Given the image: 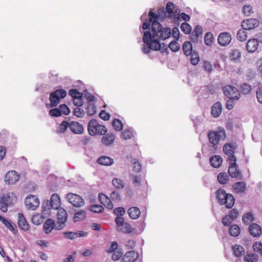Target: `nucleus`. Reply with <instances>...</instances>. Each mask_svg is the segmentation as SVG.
<instances>
[{
    "label": "nucleus",
    "instance_id": "59",
    "mask_svg": "<svg viewBox=\"0 0 262 262\" xmlns=\"http://www.w3.org/2000/svg\"><path fill=\"white\" fill-rule=\"evenodd\" d=\"M70 123L67 121H63L59 125V133H64L69 127L70 128Z\"/></svg>",
    "mask_w": 262,
    "mask_h": 262
},
{
    "label": "nucleus",
    "instance_id": "50",
    "mask_svg": "<svg viewBox=\"0 0 262 262\" xmlns=\"http://www.w3.org/2000/svg\"><path fill=\"white\" fill-rule=\"evenodd\" d=\"M251 86L247 83H243L241 86V91L243 94L247 95L249 94L251 91Z\"/></svg>",
    "mask_w": 262,
    "mask_h": 262
},
{
    "label": "nucleus",
    "instance_id": "20",
    "mask_svg": "<svg viewBox=\"0 0 262 262\" xmlns=\"http://www.w3.org/2000/svg\"><path fill=\"white\" fill-rule=\"evenodd\" d=\"M18 226L19 228L25 231L29 230V224L26 221L24 215L22 213H19L18 214Z\"/></svg>",
    "mask_w": 262,
    "mask_h": 262
},
{
    "label": "nucleus",
    "instance_id": "63",
    "mask_svg": "<svg viewBox=\"0 0 262 262\" xmlns=\"http://www.w3.org/2000/svg\"><path fill=\"white\" fill-rule=\"evenodd\" d=\"M228 215L231 219V220L234 221L238 217L239 213L237 209L234 208L230 211Z\"/></svg>",
    "mask_w": 262,
    "mask_h": 262
},
{
    "label": "nucleus",
    "instance_id": "40",
    "mask_svg": "<svg viewBox=\"0 0 262 262\" xmlns=\"http://www.w3.org/2000/svg\"><path fill=\"white\" fill-rule=\"evenodd\" d=\"M241 57V52L237 49L231 50L230 53V58L231 60L237 62L239 61Z\"/></svg>",
    "mask_w": 262,
    "mask_h": 262
},
{
    "label": "nucleus",
    "instance_id": "41",
    "mask_svg": "<svg viewBox=\"0 0 262 262\" xmlns=\"http://www.w3.org/2000/svg\"><path fill=\"white\" fill-rule=\"evenodd\" d=\"M204 42L206 45L210 46L214 40L213 34L211 32H207L204 36Z\"/></svg>",
    "mask_w": 262,
    "mask_h": 262
},
{
    "label": "nucleus",
    "instance_id": "12",
    "mask_svg": "<svg viewBox=\"0 0 262 262\" xmlns=\"http://www.w3.org/2000/svg\"><path fill=\"white\" fill-rule=\"evenodd\" d=\"M25 203L29 209L35 210L39 206V200L35 195L30 194L26 197Z\"/></svg>",
    "mask_w": 262,
    "mask_h": 262
},
{
    "label": "nucleus",
    "instance_id": "19",
    "mask_svg": "<svg viewBox=\"0 0 262 262\" xmlns=\"http://www.w3.org/2000/svg\"><path fill=\"white\" fill-rule=\"evenodd\" d=\"M248 231L253 237H259L262 233V228L256 223H252L250 225Z\"/></svg>",
    "mask_w": 262,
    "mask_h": 262
},
{
    "label": "nucleus",
    "instance_id": "43",
    "mask_svg": "<svg viewBox=\"0 0 262 262\" xmlns=\"http://www.w3.org/2000/svg\"><path fill=\"white\" fill-rule=\"evenodd\" d=\"M217 180L221 184H226L229 181V178L225 172H221L217 176Z\"/></svg>",
    "mask_w": 262,
    "mask_h": 262
},
{
    "label": "nucleus",
    "instance_id": "15",
    "mask_svg": "<svg viewBox=\"0 0 262 262\" xmlns=\"http://www.w3.org/2000/svg\"><path fill=\"white\" fill-rule=\"evenodd\" d=\"M231 40V36L228 32L221 33L217 38L219 44L223 47L227 46Z\"/></svg>",
    "mask_w": 262,
    "mask_h": 262
},
{
    "label": "nucleus",
    "instance_id": "2",
    "mask_svg": "<svg viewBox=\"0 0 262 262\" xmlns=\"http://www.w3.org/2000/svg\"><path fill=\"white\" fill-rule=\"evenodd\" d=\"M174 4L171 2H168L166 4V9L164 7L160 8L158 11V14L152 11L148 13L150 22H152L151 31L154 33L155 36L158 35L157 33L164 31L165 28L159 23V20H163L165 18H171L173 16L174 12L172 6Z\"/></svg>",
    "mask_w": 262,
    "mask_h": 262
},
{
    "label": "nucleus",
    "instance_id": "32",
    "mask_svg": "<svg viewBox=\"0 0 262 262\" xmlns=\"http://www.w3.org/2000/svg\"><path fill=\"white\" fill-rule=\"evenodd\" d=\"M115 139V135L113 134L109 133L106 134L105 136L102 137L101 141L103 144L108 146L114 142Z\"/></svg>",
    "mask_w": 262,
    "mask_h": 262
},
{
    "label": "nucleus",
    "instance_id": "57",
    "mask_svg": "<svg viewBox=\"0 0 262 262\" xmlns=\"http://www.w3.org/2000/svg\"><path fill=\"white\" fill-rule=\"evenodd\" d=\"M59 108L61 115L64 114L65 115H68L70 113V109L65 104H60L59 106Z\"/></svg>",
    "mask_w": 262,
    "mask_h": 262
},
{
    "label": "nucleus",
    "instance_id": "49",
    "mask_svg": "<svg viewBox=\"0 0 262 262\" xmlns=\"http://www.w3.org/2000/svg\"><path fill=\"white\" fill-rule=\"evenodd\" d=\"M244 260L247 262H257L258 257L257 255L254 253L247 254L244 256Z\"/></svg>",
    "mask_w": 262,
    "mask_h": 262
},
{
    "label": "nucleus",
    "instance_id": "56",
    "mask_svg": "<svg viewBox=\"0 0 262 262\" xmlns=\"http://www.w3.org/2000/svg\"><path fill=\"white\" fill-rule=\"evenodd\" d=\"M96 113V107L93 102L89 103L87 107V113L90 116H93Z\"/></svg>",
    "mask_w": 262,
    "mask_h": 262
},
{
    "label": "nucleus",
    "instance_id": "17",
    "mask_svg": "<svg viewBox=\"0 0 262 262\" xmlns=\"http://www.w3.org/2000/svg\"><path fill=\"white\" fill-rule=\"evenodd\" d=\"M138 257V252L133 250L129 251L122 257V262H134Z\"/></svg>",
    "mask_w": 262,
    "mask_h": 262
},
{
    "label": "nucleus",
    "instance_id": "33",
    "mask_svg": "<svg viewBox=\"0 0 262 262\" xmlns=\"http://www.w3.org/2000/svg\"><path fill=\"white\" fill-rule=\"evenodd\" d=\"M182 49L184 52V54L186 56H188L190 55L192 52V46L189 41H186L183 43L182 46Z\"/></svg>",
    "mask_w": 262,
    "mask_h": 262
},
{
    "label": "nucleus",
    "instance_id": "60",
    "mask_svg": "<svg viewBox=\"0 0 262 262\" xmlns=\"http://www.w3.org/2000/svg\"><path fill=\"white\" fill-rule=\"evenodd\" d=\"M73 115L78 118H82L84 114V111L79 107L75 108L73 111Z\"/></svg>",
    "mask_w": 262,
    "mask_h": 262
},
{
    "label": "nucleus",
    "instance_id": "45",
    "mask_svg": "<svg viewBox=\"0 0 262 262\" xmlns=\"http://www.w3.org/2000/svg\"><path fill=\"white\" fill-rule=\"evenodd\" d=\"M132 129V128L124 129L122 132L121 137L125 140L130 139L134 136L133 130Z\"/></svg>",
    "mask_w": 262,
    "mask_h": 262
},
{
    "label": "nucleus",
    "instance_id": "14",
    "mask_svg": "<svg viewBox=\"0 0 262 262\" xmlns=\"http://www.w3.org/2000/svg\"><path fill=\"white\" fill-rule=\"evenodd\" d=\"M259 24V21L257 19L250 18L242 21L241 26L243 29L250 30L257 27Z\"/></svg>",
    "mask_w": 262,
    "mask_h": 262
},
{
    "label": "nucleus",
    "instance_id": "35",
    "mask_svg": "<svg viewBox=\"0 0 262 262\" xmlns=\"http://www.w3.org/2000/svg\"><path fill=\"white\" fill-rule=\"evenodd\" d=\"M233 187L237 193H243L246 189V184L243 181L237 182L235 183Z\"/></svg>",
    "mask_w": 262,
    "mask_h": 262
},
{
    "label": "nucleus",
    "instance_id": "13",
    "mask_svg": "<svg viewBox=\"0 0 262 262\" xmlns=\"http://www.w3.org/2000/svg\"><path fill=\"white\" fill-rule=\"evenodd\" d=\"M19 179V174L15 170L8 171L5 175V181L9 185L15 184Z\"/></svg>",
    "mask_w": 262,
    "mask_h": 262
},
{
    "label": "nucleus",
    "instance_id": "44",
    "mask_svg": "<svg viewBox=\"0 0 262 262\" xmlns=\"http://www.w3.org/2000/svg\"><path fill=\"white\" fill-rule=\"evenodd\" d=\"M246 29H239L237 33V38L241 41H245L247 38V34L246 32Z\"/></svg>",
    "mask_w": 262,
    "mask_h": 262
},
{
    "label": "nucleus",
    "instance_id": "24",
    "mask_svg": "<svg viewBox=\"0 0 262 262\" xmlns=\"http://www.w3.org/2000/svg\"><path fill=\"white\" fill-rule=\"evenodd\" d=\"M141 21L143 22V24L142 26L140 27V28H142L143 30V32L146 31H150V29L151 28L152 22H150V19H149V21L147 20V15L146 13H144L142 14L140 17Z\"/></svg>",
    "mask_w": 262,
    "mask_h": 262
},
{
    "label": "nucleus",
    "instance_id": "16",
    "mask_svg": "<svg viewBox=\"0 0 262 262\" xmlns=\"http://www.w3.org/2000/svg\"><path fill=\"white\" fill-rule=\"evenodd\" d=\"M58 224H55L52 219H48L43 224V229L47 234H50L53 229L60 230L61 229H57Z\"/></svg>",
    "mask_w": 262,
    "mask_h": 262
},
{
    "label": "nucleus",
    "instance_id": "38",
    "mask_svg": "<svg viewBox=\"0 0 262 262\" xmlns=\"http://www.w3.org/2000/svg\"><path fill=\"white\" fill-rule=\"evenodd\" d=\"M254 220L253 214L251 212H247L242 216V221L245 225H248Z\"/></svg>",
    "mask_w": 262,
    "mask_h": 262
},
{
    "label": "nucleus",
    "instance_id": "5",
    "mask_svg": "<svg viewBox=\"0 0 262 262\" xmlns=\"http://www.w3.org/2000/svg\"><path fill=\"white\" fill-rule=\"evenodd\" d=\"M88 130L89 134L91 136H94L97 134L104 135L107 132L105 126L99 124L96 119H92L89 122Z\"/></svg>",
    "mask_w": 262,
    "mask_h": 262
},
{
    "label": "nucleus",
    "instance_id": "18",
    "mask_svg": "<svg viewBox=\"0 0 262 262\" xmlns=\"http://www.w3.org/2000/svg\"><path fill=\"white\" fill-rule=\"evenodd\" d=\"M228 171L230 176L234 178H237L241 174L236 162H230Z\"/></svg>",
    "mask_w": 262,
    "mask_h": 262
},
{
    "label": "nucleus",
    "instance_id": "58",
    "mask_svg": "<svg viewBox=\"0 0 262 262\" xmlns=\"http://www.w3.org/2000/svg\"><path fill=\"white\" fill-rule=\"evenodd\" d=\"M252 247L254 251L260 253L262 255V243L261 242H254Z\"/></svg>",
    "mask_w": 262,
    "mask_h": 262
},
{
    "label": "nucleus",
    "instance_id": "1",
    "mask_svg": "<svg viewBox=\"0 0 262 262\" xmlns=\"http://www.w3.org/2000/svg\"><path fill=\"white\" fill-rule=\"evenodd\" d=\"M158 35L155 36L153 32L149 31L144 32L142 41L145 43L142 48V52L145 54H149L150 50L159 51L162 54L167 55L169 51L166 45L164 43L161 44L160 40H165L168 38L171 34V30L170 28L165 27L164 31L157 33Z\"/></svg>",
    "mask_w": 262,
    "mask_h": 262
},
{
    "label": "nucleus",
    "instance_id": "54",
    "mask_svg": "<svg viewBox=\"0 0 262 262\" xmlns=\"http://www.w3.org/2000/svg\"><path fill=\"white\" fill-rule=\"evenodd\" d=\"M181 31L185 34H189L191 32V27L186 22H184L181 26Z\"/></svg>",
    "mask_w": 262,
    "mask_h": 262
},
{
    "label": "nucleus",
    "instance_id": "42",
    "mask_svg": "<svg viewBox=\"0 0 262 262\" xmlns=\"http://www.w3.org/2000/svg\"><path fill=\"white\" fill-rule=\"evenodd\" d=\"M69 95L71 96L73 100L82 98L83 93L79 92L76 89H72L69 91Z\"/></svg>",
    "mask_w": 262,
    "mask_h": 262
},
{
    "label": "nucleus",
    "instance_id": "31",
    "mask_svg": "<svg viewBox=\"0 0 262 262\" xmlns=\"http://www.w3.org/2000/svg\"><path fill=\"white\" fill-rule=\"evenodd\" d=\"M47 217L42 213L41 214L38 213L32 216L31 221L33 224L36 225H39L43 223V220Z\"/></svg>",
    "mask_w": 262,
    "mask_h": 262
},
{
    "label": "nucleus",
    "instance_id": "23",
    "mask_svg": "<svg viewBox=\"0 0 262 262\" xmlns=\"http://www.w3.org/2000/svg\"><path fill=\"white\" fill-rule=\"evenodd\" d=\"M258 46V43L257 39H249L246 44V49L248 52L253 53L257 50Z\"/></svg>",
    "mask_w": 262,
    "mask_h": 262
},
{
    "label": "nucleus",
    "instance_id": "6",
    "mask_svg": "<svg viewBox=\"0 0 262 262\" xmlns=\"http://www.w3.org/2000/svg\"><path fill=\"white\" fill-rule=\"evenodd\" d=\"M117 226L119 227L118 231L122 233L130 234L134 233L136 229L132 227L128 223L124 221V219L122 216H117L115 219Z\"/></svg>",
    "mask_w": 262,
    "mask_h": 262
},
{
    "label": "nucleus",
    "instance_id": "7",
    "mask_svg": "<svg viewBox=\"0 0 262 262\" xmlns=\"http://www.w3.org/2000/svg\"><path fill=\"white\" fill-rule=\"evenodd\" d=\"M208 137L210 143L213 145L218 144L219 141L226 137V133L224 129H220L216 132H209Z\"/></svg>",
    "mask_w": 262,
    "mask_h": 262
},
{
    "label": "nucleus",
    "instance_id": "28",
    "mask_svg": "<svg viewBox=\"0 0 262 262\" xmlns=\"http://www.w3.org/2000/svg\"><path fill=\"white\" fill-rule=\"evenodd\" d=\"M97 162L98 164L104 166H110L114 163L113 159L107 156H101L99 157L97 159Z\"/></svg>",
    "mask_w": 262,
    "mask_h": 262
},
{
    "label": "nucleus",
    "instance_id": "37",
    "mask_svg": "<svg viewBox=\"0 0 262 262\" xmlns=\"http://www.w3.org/2000/svg\"><path fill=\"white\" fill-rule=\"evenodd\" d=\"M241 232V229L236 224L231 225L229 228V233L232 236L237 237Z\"/></svg>",
    "mask_w": 262,
    "mask_h": 262
},
{
    "label": "nucleus",
    "instance_id": "34",
    "mask_svg": "<svg viewBox=\"0 0 262 262\" xmlns=\"http://www.w3.org/2000/svg\"><path fill=\"white\" fill-rule=\"evenodd\" d=\"M2 199L7 202V204L12 206L16 201V197L13 192H9L6 195L3 196Z\"/></svg>",
    "mask_w": 262,
    "mask_h": 262
},
{
    "label": "nucleus",
    "instance_id": "39",
    "mask_svg": "<svg viewBox=\"0 0 262 262\" xmlns=\"http://www.w3.org/2000/svg\"><path fill=\"white\" fill-rule=\"evenodd\" d=\"M98 196L100 201H102V196L105 198V202H104L103 205H104L108 209L112 210L113 208L114 205L113 203L105 194L103 193H99Z\"/></svg>",
    "mask_w": 262,
    "mask_h": 262
},
{
    "label": "nucleus",
    "instance_id": "46",
    "mask_svg": "<svg viewBox=\"0 0 262 262\" xmlns=\"http://www.w3.org/2000/svg\"><path fill=\"white\" fill-rule=\"evenodd\" d=\"M112 125L116 131H120L123 128V123L118 119H114L112 122Z\"/></svg>",
    "mask_w": 262,
    "mask_h": 262
},
{
    "label": "nucleus",
    "instance_id": "8",
    "mask_svg": "<svg viewBox=\"0 0 262 262\" xmlns=\"http://www.w3.org/2000/svg\"><path fill=\"white\" fill-rule=\"evenodd\" d=\"M236 145L235 143H226L223 146V151L228 157L230 162H236V158L234 155Z\"/></svg>",
    "mask_w": 262,
    "mask_h": 262
},
{
    "label": "nucleus",
    "instance_id": "52",
    "mask_svg": "<svg viewBox=\"0 0 262 262\" xmlns=\"http://www.w3.org/2000/svg\"><path fill=\"white\" fill-rule=\"evenodd\" d=\"M112 184L117 189L123 188L124 187L123 181L116 178L113 179Z\"/></svg>",
    "mask_w": 262,
    "mask_h": 262
},
{
    "label": "nucleus",
    "instance_id": "29",
    "mask_svg": "<svg viewBox=\"0 0 262 262\" xmlns=\"http://www.w3.org/2000/svg\"><path fill=\"white\" fill-rule=\"evenodd\" d=\"M210 163L212 167L219 168L222 164V159L220 156H213L210 158Z\"/></svg>",
    "mask_w": 262,
    "mask_h": 262
},
{
    "label": "nucleus",
    "instance_id": "26",
    "mask_svg": "<svg viewBox=\"0 0 262 262\" xmlns=\"http://www.w3.org/2000/svg\"><path fill=\"white\" fill-rule=\"evenodd\" d=\"M130 218L133 220H136L139 218L141 214L140 209L137 207H129L127 210Z\"/></svg>",
    "mask_w": 262,
    "mask_h": 262
},
{
    "label": "nucleus",
    "instance_id": "47",
    "mask_svg": "<svg viewBox=\"0 0 262 262\" xmlns=\"http://www.w3.org/2000/svg\"><path fill=\"white\" fill-rule=\"evenodd\" d=\"M10 231L13 232L14 234H16L17 230L15 229L16 225L12 224L10 221L5 219L2 222Z\"/></svg>",
    "mask_w": 262,
    "mask_h": 262
},
{
    "label": "nucleus",
    "instance_id": "48",
    "mask_svg": "<svg viewBox=\"0 0 262 262\" xmlns=\"http://www.w3.org/2000/svg\"><path fill=\"white\" fill-rule=\"evenodd\" d=\"M83 93L84 98L89 103L96 101V98L94 95H92L90 92H89L87 90H84L83 91Z\"/></svg>",
    "mask_w": 262,
    "mask_h": 262
},
{
    "label": "nucleus",
    "instance_id": "9",
    "mask_svg": "<svg viewBox=\"0 0 262 262\" xmlns=\"http://www.w3.org/2000/svg\"><path fill=\"white\" fill-rule=\"evenodd\" d=\"M224 95L228 98L234 100H238L240 98V93L237 88L228 85L223 89Z\"/></svg>",
    "mask_w": 262,
    "mask_h": 262
},
{
    "label": "nucleus",
    "instance_id": "36",
    "mask_svg": "<svg viewBox=\"0 0 262 262\" xmlns=\"http://www.w3.org/2000/svg\"><path fill=\"white\" fill-rule=\"evenodd\" d=\"M232 249L233 250V255L236 257H240L245 253L244 248L240 245H235L232 246Z\"/></svg>",
    "mask_w": 262,
    "mask_h": 262
},
{
    "label": "nucleus",
    "instance_id": "25",
    "mask_svg": "<svg viewBox=\"0 0 262 262\" xmlns=\"http://www.w3.org/2000/svg\"><path fill=\"white\" fill-rule=\"evenodd\" d=\"M222 105L220 102H215L211 107V113L213 117H218L222 113Z\"/></svg>",
    "mask_w": 262,
    "mask_h": 262
},
{
    "label": "nucleus",
    "instance_id": "55",
    "mask_svg": "<svg viewBox=\"0 0 262 262\" xmlns=\"http://www.w3.org/2000/svg\"><path fill=\"white\" fill-rule=\"evenodd\" d=\"M168 47L169 49L174 52L178 51L180 49V46L176 40L171 41Z\"/></svg>",
    "mask_w": 262,
    "mask_h": 262
},
{
    "label": "nucleus",
    "instance_id": "61",
    "mask_svg": "<svg viewBox=\"0 0 262 262\" xmlns=\"http://www.w3.org/2000/svg\"><path fill=\"white\" fill-rule=\"evenodd\" d=\"M242 11L245 15L249 16L253 12L252 8L250 5H245L243 7Z\"/></svg>",
    "mask_w": 262,
    "mask_h": 262
},
{
    "label": "nucleus",
    "instance_id": "11",
    "mask_svg": "<svg viewBox=\"0 0 262 262\" xmlns=\"http://www.w3.org/2000/svg\"><path fill=\"white\" fill-rule=\"evenodd\" d=\"M57 214V229H63L66 226V223L68 220V213L63 208H59Z\"/></svg>",
    "mask_w": 262,
    "mask_h": 262
},
{
    "label": "nucleus",
    "instance_id": "64",
    "mask_svg": "<svg viewBox=\"0 0 262 262\" xmlns=\"http://www.w3.org/2000/svg\"><path fill=\"white\" fill-rule=\"evenodd\" d=\"M49 115L52 117H58L61 116L59 107L51 110L49 111Z\"/></svg>",
    "mask_w": 262,
    "mask_h": 262
},
{
    "label": "nucleus",
    "instance_id": "10",
    "mask_svg": "<svg viewBox=\"0 0 262 262\" xmlns=\"http://www.w3.org/2000/svg\"><path fill=\"white\" fill-rule=\"evenodd\" d=\"M66 198L72 205L76 207H81L84 204V200L79 195L73 193L67 194Z\"/></svg>",
    "mask_w": 262,
    "mask_h": 262
},
{
    "label": "nucleus",
    "instance_id": "30",
    "mask_svg": "<svg viewBox=\"0 0 262 262\" xmlns=\"http://www.w3.org/2000/svg\"><path fill=\"white\" fill-rule=\"evenodd\" d=\"M86 217V213L84 210H81L75 212L73 217L74 223L81 221Z\"/></svg>",
    "mask_w": 262,
    "mask_h": 262
},
{
    "label": "nucleus",
    "instance_id": "27",
    "mask_svg": "<svg viewBox=\"0 0 262 262\" xmlns=\"http://www.w3.org/2000/svg\"><path fill=\"white\" fill-rule=\"evenodd\" d=\"M51 203L49 200H45L42 204V210L41 212L45 214V217H49L51 214V209L50 206Z\"/></svg>",
    "mask_w": 262,
    "mask_h": 262
},
{
    "label": "nucleus",
    "instance_id": "51",
    "mask_svg": "<svg viewBox=\"0 0 262 262\" xmlns=\"http://www.w3.org/2000/svg\"><path fill=\"white\" fill-rule=\"evenodd\" d=\"M190 55V63L192 65H196L200 61V57L198 53L195 51H193L192 53Z\"/></svg>",
    "mask_w": 262,
    "mask_h": 262
},
{
    "label": "nucleus",
    "instance_id": "3",
    "mask_svg": "<svg viewBox=\"0 0 262 262\" xmlns=\"http://www.w3.org/2000/svg\"><path fill=\"white\" fill-rule=\"evenodd\" d=\"M216 198L221 205H225L226 208H231L235 203V198L230 193H227L224 189H219L216 193Z\"/></svg>",
    "mask_w": 262,
    "mask_h": 262
},
{
    "label": "nucleus",
    "instance_id": "21",
    "mask_svg": "<svg viewBox=\"0 0 262 262\" xmlns=\"http://www.w3.org/2000/svg\"><path fill=\"white\" fill-rule=\"evenodd\" d=\"M50 202L51 203L50 206L52 209L57 210L60 208L61 202L59 195L57 193H54L51 195Z\"/></svg>",
    "mask_w": 262,
    "mask_h": 262
},
{
    "label": "nucleus",
    "instance_id": "4",
    "mask_svg": "<svg viewBox=\"0 0 262 262\" xmlns=\"http://www.w3.org/2000/svg\"><path fill=\"white\" fill-rule=\"evenodd\" d=\"M67 95L66 91L62 89H59L54 92H51L50 94L49 100L50 103L47 104L46 105L53 107L56 106L60 102V99L64 98Z\"/></svg>",
    "mask_w": 262,
    "mask_h": 262
},
{
    "label": "nucleus",
    "instance_id": "22",
    "mask_svg": "<svg viewBox=\"0 0 262 262\" xmlns=\"http://www.w3.org/2000/svg\"><path fill=\"white\" fill-rule=\"evenodd\" d=\"M70 129L75 134H81L84 130L82 125L76 121L70 122Z\"/></svg>",
    "mask_w": 262,
    "mask_h": 262
},
{
    "label": "nucleus",
    "instance_id": "62",
    "mask_svg": "<svg viewBox=\"0 0 262 262\" xmlns=\"http://www.w3.org/2000/svg\"><path fill=\"white\" fill-rule=\"evenodd\" d=\"M125 212V209L123 207H119L115 208L113 213L117 216H122Z\"/></svg>",
    "mask_w": 262,
    "mask_h": 262
},
{
    "label": "nucleus",
    "instance_id": "53",
    "mask_svg": "<svg viewBox=\"0 0 262 262\" xmlns=\"http://www.w3.org/2000/svg\"><path fill=\"white\" fill-rule=\"evenodd\" d=\"M89 210L94 213H101L104 210V208L100 205H92Z\"/></svg>",
    "mask_w": 262,
    "mask_h": 262
}]
</instances>
